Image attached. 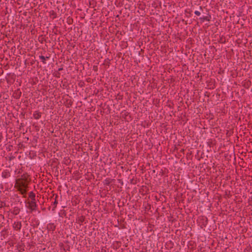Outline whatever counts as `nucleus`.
<instances>
[{"label":"nucleus","instance_id":"nucleus-1","mask_svg":"<svg viewBox=\"0 0 252 252\" xmlns=\"http://www.w3.org/2000/svg\"><path fill=\"white\" fill-rule=\"evenodd\" d=\"M28 183L23 180H21V181H19V179L16 180L15 188H28Z\"/></svg>","mask_w":252,"mask_h":252},{"label":"nucleus","instance_id":"nucleus-2","mask_svg":"<svg viewBox=\"0 0 252 252\" xmlns=\"http://www.w3.org/2000/svg\"><path fill=\"white\" fill-rule=\"evenodd\" d=\"M28 203L29 204L28 208L31 210V212L36 210L37 204L35 200H31V201H29Z\"/></svg>","mask_w":252,"mask_h":252},{"label":"nucleus","instance_id":"nucleus-3","mask_svg":"<svg viewBox=\"0 0 252 252\" xmlns=\"http://www.w3.org/2000/svg\"><path fill=\"white\" fill-rule=\"evenodd\" d=\"M58 197V196L57 194H53V196L50 198V200H54L52 202V205L53 206V207L52 208V211L55 210V208L57 207V205L58 204V201H57V198Z\"/></svg>","mask_w":252,"mask_h":252},{"label":"nucleus","instance_id":"nucleus-4","mask_svg":"<svg viewBox=\"0 0 252 252\" xmlns=\"http://www.w3.org/2000/svg\"><path fill=\"white\" fill-rule=\"evenodd\" d=\"M21 180L29 183L31 181V179L29 178V175L27 173H24L21 175V177L19 178V181H21Z\"/></svg>","mask_w":252,"mask_h":252},{"label":"nucleus","instance_id":"nucleus-5","mask_svg":"<svg viewBox=\"0 0 252 252\" xmlns=\"http://www.w3.org/2000/svg\"><path fill=\"white\" fill-rule=\"evenodd\" d=\"M22 227V223L21 221H15L13 224V228L16 231H19Z\"/></svg>","mask_w":252,"mask_h":252},{"label":"nucleus","instance_id":"nucleus-6","mask_svg":"<svg viewBox=\"0 0 252 252\" xmlns=\"http://www.w3.org/2000/svg\"><path fill=\"white\" fill-rule=\"evenodd\" d=\"M56 226L53 223H50L47 225V229L49 231L53 232L56 229Z\"/></svg>","mask_w":252,"mask_h":252},{"label":"nucleus","instance_id":"nucleus-7","mask_svg":"<svg viewBox=\"0 0 252 252\" xmlns=\"http://www.w3.org/2000/svg\"><path fill=\"white\" fill-rule=\"evenodd\" d=\"M22 94V93L20 91V89H17L15 90L13 94V96L16 99H19Z\"/></svg>","mask_w":252,"mask_h":252},{"label":"nucleus","instance_id":"nucleus-8","mask_svg":"<svg viewBox=\"0 0 252 252\" xmlns=\"http://www.w3.org/2000/svg\"><path fill=\"white\" fill-rule=\"evenodd\" d=\"M122 114L123 115V117H124V118L127 120V121L131 119V117L129 115V113L128 112L124 111L122 112Z\"/></svg>","mask_w":252,"mask_h":252},{"label":"nucleus","instance_id":"nucleus-9","mask_svg":"<svg viewBox=\"0 0 252 252\" xmlns=\"http://www.w3.org/2000/svg\"><path fill=\"white\" fill-rule=\"evenodd\" d=\"M18 189V191H19L23 195H24V197H25L26 196L25 195L26 194V193H27V189H26L27 188H16Z\"/></svg>","mask_w":252,"mask_h":252},{"label":"nucleus","instance_id":"nucleus-10","mask_svg":"<svg viewBox=\"0 0 252 252\" xmlns=\"http://www.w3.org/2000/svg\"><path fill=\"white\" fill-rule=\"evenodd\" d=\"M211 18V15L208 14L207 16L200 17L199 18V20L202 22H203L204 21H210Z\"/></svg>","mask_w":252,"mask_h":252},{"label":"nucleus","instance_id":"nucleus-11","mask_svg":"<svg viewBox=\"0 0 252 252\" xmlns=\"http://www.w3.org/2000/svg\"><path fill=\"white\" fill-rule=\"evenodd\" d=\"M1 176L3 178H7L10 176V173L8 170H5L2 172Z\"/></svg>","mask_w":252,"mask_h":252},{"label":"nucleus","instance_id":"nucleus-12","mask_svg":"<svg viewBox=\"0 0 252 252\" xmlns=\"http://www.w3.org/2000/svg\"><path fill=\"white\" fill-rule=\"evenodd\" d=\"M41 116V113L37 111H34L33 114V118L36 119H39Z\"/></svg>","mask_w":252,"mask_h":252},{"label":"nucleus","instance_id":"nucleus-13","mask_svg":"<svg viewBox=\"0 0 252 252\" xmlns=\"http://www.w3.org/2000/svg\"><path fill=\"white\" fill-rule=\"evenodd\" d=\"M39 58L41 60V61L43 64H46V61L47 59H49L50 58V56L45 57L44 56L41 55V56H39Z\"/></svg>","mask_w":252,"mask_h":252},{"label":"nucleus","instance_id":"nucleus-14","mask_svg":"<svg viewBox=\"0 0 252 252\" xmlns=\"http://www.w3.org/2000/svg\"><path fill=\"white\" fill-rule=\"evenodd\" d=\"M29 196L31 199V200H35V194L32 191H31L29 193Z\"/></svg>","mask_w":252,"mask_h":252},{"label":"nucleus","instance_id":"nucleus-15","mask_svg":"<svg viewBox=\"0 0 252 252\" xmlns=\"http://www.w3.org/2000/svg\"><path fill=\"white\" fill-rule=\"evenodd\" d=\"M85 219V217L84 216H81L78 218L77 220L78 221V223L81 224V223L84 221Z\"/></svg>","mask_w":252,"mask_h":252},{"label":"nucleus","instance_id":"nucleus-16","mask_svg":"<svg viewBox=\"0 0 252 252\" xmlns=\"http://www.w3.org/2000/svg\"><path fill=\"white\" fill-rule=\"evenodd\" d=\"M20 212V209L19 208H18V207H15L14 208L13 213L14 215H18V214H19Z\"/></svg>","mask_w":252,"mask_h":252},{"label":"nucleus","instance_id":"nucleus-17","mask_svg":"<svg viewBox=\"0 0 252 252\" xmlns=\"http://www.w3.org/2000/svg\"><path fill=\"white\" fill-rule=\"evenodd\" d=\"M66 105L67 107H69L72 105L73 101L71 99H67L66 100Z\"/></svg>","mask_w":252,"mask_h":252},{"label":"nucleus","instance_id":"nucleus-18","mask_svg":"<svg viewBox=\"0 0 252 252\" xmlns=\"http://www.w3.org/2000/svg\"><path fill=\"white\" fill-rule=\"evenodd\" d=\"M111 181L112 180L110 178H106L105 180H104V184L105 185H107V186H109L110 183H111Z\"/></svg>","mask_w":252,"mask_h":252},{"label":"nucleus","instance_id":"nucleus-19","mask_svg":"<svg viewBox=\"0 0 252 252\" xmlns=\"http://www.w3.org/2000/svg\"><path fill=\"white\" fill-rule=\"evenodd\" d=\"M50 15L51 16H53V19L56 18V17H57L56 13L53 10H52L50 11Z\"/></svg>","mask_w":252,"mask_h":252},{"label":"nucleus","instance_id":"nucleus-20","mask_svg":"<svg viewBox=\"0 0 252 252\" xmlns=\"http://www.w3.org/2000/svg\"><path fill=\"white\" fill-rule=\"evenodd\" d=\"M110 64V60L107 58L105 60L104 64L109 66Z\"/></svg>","mask_w":252,"mask_h":252},{"label":"nucleus","instance_id":"nucleus-21","mask_svg":"<svg viewBox=\"0 0 252 252\" xmlns=\"http://www.w3.org/2000/svg\"><path fill=\"white\" fill-rule=\"evenodd\" d=\"M251 82L249 80H248L245 84H244V87L246 88H249V87H250V86L251 85Z\"/></svg>","mask_w":252,"mask_h":252},{"label":"nucleus","instance_id":"nucleus-22","mask_svg":"<svg viewBox=\"0 0 252 252\" xmlns=\"http://www.w3.org/2000/svg\"><path fill=\"white\" fill-rule=\"evenodd\" d=\"M54 76L56 78H60L61 76V74L59 72L57 71L54 73Z\"/></svg>","mask_w":252,"mask_h":252},{"label":"nucleus","instance_id":"nucleus-23","mask_svg":"<svg viewBox=\"0 0 252 252\" xmlns=\"http://www.w3.org/2000/svg\"><path fill=\"white\" fill-rule=\"evenodd\" d=\"M219 42L221 43H224L225 42V40H223V37H221L219 41Z\"/></svg>","mask_w":252,"mask_h":252},{"label":"nucleus","instance_id":"nucleus-24","mask_svg":"<svg viewBox=\"0 0 252 252\" xmlns=\"http://www.w3.org/2000/svg\"><path fill=\"white\" fill-rule=\"evenodd\" d=\"M6 233V230H2L0 232L1 235L3 236L4 238V235H5Z\"/></svg>","mask_w":252,"mask_h":252},{"label":"nucleus","instance_id":"nucleus-25","mask_svg":"<svg viewBox=\"0 0 252 252\" xmlns=\"http://www.w3.org/2000/svg\"><path fill=\"white\" fill-rule=\"evenodd\" d=\"M194 14L195 15H196L197 16H200V14H201L200 12L199 11H195L194 12Z\"/></svg>","mask_w":252,"mask_h":252},{"label":"nucleus","instance_id":"nucleus-26","mask_svg":"<svg viewBox=\"0 0 252 252\" xmlns=\"http://www.w3.org/2000/svg\"><path fill=\"white\" fill-rule=\"evenodd\" d=\"M93 70L95 71H96L97 70V66L96 65H94L93 66Z\"/></svg>","mask_w":252,"mask_h":252},{"label":"nucleus","instance_id":"nucleus-27","mask_svg":"<svg viewBox=\"0 0 252 252\" xmlns=\"http://www.w3.org/2000/svg\"><path fill=\"white\" fill-rule=\"evenodd\" d=\"M15 158V157L14 156H11L9 157V160H11Z\"/></svg>","mask_w":252,"mask_h":252},{"label":"nucleus","instance_id":"nucleus-28","mask_svg":"<svg viewBox=\"0 0 252 252\" xmlns=\"http://www.w3.org/2000/svg\"><path fill=\"white\" fill-rule=\"evenodd\" d=\"M2 138H3V137H2V134L1 133H0V143L1 141V140H2Z\"/></svg>","mask_w":252,"mask_h":252},{"label":"nucleus","instance_id":"nucleus-29","mask_svg":"<svg viewBox=\"0 0 252 252\" xmlns=\"http://www.w3.org/2000/svg\"><path fill=\"white\" fill-rule=\"evenodd\" d=\"M63 70V68L62 67H60L58 69V72L62 71Z\"/></svg>","mask_w":252,"mask_h":252},{"label":"nucleus","instance_id":"nucleus-30","mask_svg":"<svg viewBox=\"0 0 252 252\" xmlns=\"http://www.w3.org/2000/svg\"><path fill=\"white\" fill-rule=\"evenodd\" d=\"M206 223L204 225V226H206V224H207V223L208 219L206 218Z\"/></svg>","mask_w":252,"mask_h":252},{"label":"nucleus","instance_id":"nucleus-31","mask_svg":"<svg viewBox=\"0 0 252 252\" xmlns=\"http://www.w3.org/2000/svg\"><path fill=\"white\" fill-rule=\"evenodd\" d=\"M19 249H20V250H19V251H21V250H23V251L24 250L23 249H22V248H21V246H19Z\"/></svg>","mask_w":252,"mask_h":252},{"label":"nucleus","instance_id":"nucleus-32","mask_svg":"<svg viewBox=\"0 0 252 252\" xmlns=\"http://www.w3.org/2000/svg\"><path fill=\"white\" fill-rule=\"evenodd\" d=\"M225 195H226V196H228V197H230V196H231V195H229V194H227V193H226Z\"/></svg>","mask_w":252,"mask_h":252},{"label":"nucleus","instance_id":"nucleus-33","mask_svg":"<svg viewBox=\"0 0 252 252\" xmlns=\"http://www.w3.org/2000/svg\"><path fill=\"white\" fill-rule=\"evenodd\" d=\"M66 251H70V248H69V247H68V248L66 249Z\"/></svg>","mask_w":252,"mask_h":252},{"label":"nucleus","instance_id":"nucleus-34","mask_svg":"<svg viewBox=\"0 0 252 252\" xmlns=\"http://www.w3.org/2000/svg\"><path fill=\"white\" fill-rule=\"evenodd\" d=\"M43 39H44V38H43V37H42V39H41V41H40V42H41V43H42Z\"/></svg>","mask_w":252,"mask_h":252},{"label":"nucleus","instance_id":"nucleus-35","mask_svg":"<svg viewBox=\"0 0 252 252\" xmlns=\"http://www.w3.org/2000/svg\"><path fill=\"white\" fill-rule=\"evenodd\" d=\"M199 8H200V9H201V10H203V8H202V6H200Z\"/></svg>","mask_w":252,"mask_h":252}]
</instances>
